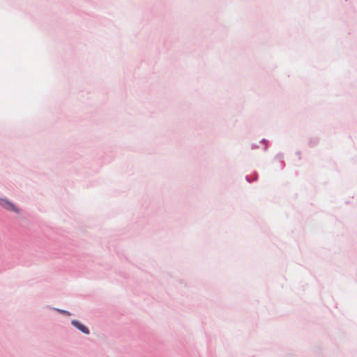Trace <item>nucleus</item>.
<instances>
[{
	"label": "nucleus",
	"instance_id": "nucleus-1",
	"mask_svg": "<svg viewBox=\"0 0 357 357\" xmlns=\"http://www.w3.org/2000/svg\"><path fill=\"white\" fill-rule=\"evenodd\" d=\"M0 205L5 209L8 211H10L15 212L16 213H20V209L10 201L5 198L0 199Z\"/></svg>",
	"mask_w": 357,
	"mask_h": 357
},
{
	"label": "nucleus",
	"instance_id": "nucleus-2",
	"mask_svg": "<svg viewBox=\"0 0 357 357\" xmlns=\"http://www.w3.org/2000/svg\"><path fill=\"white\" fill-rule=\"evenodd\" d=\"M72 324L74 326H75L77 329L81 331L82 333H84L85 334L89 333V330L88 329V328L86 326H85L84 325H83L82 324H81L79 321H78L77 320H73V321H72Z\"/></svg>",
	"mask_w": 357,
	"mask_h": 357
},
{
	"label": "nucleus",
	"instance_id": "nucleus-3",
	"mask_svg": "<svg viewBox=\"0 0 357 357\" xmlns=\"http://www.w3.org/2000/svg\"><path fill=\"white\" fill-rule=\"evenodd\" d=\"M59 311L60 312H61L62 314H63L70 315V313H69L68 312H67V311H65V310H59Z\"/></svg>",
	"mask_w": 357,
	"mask_h": 357
}]
</instances>
